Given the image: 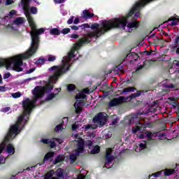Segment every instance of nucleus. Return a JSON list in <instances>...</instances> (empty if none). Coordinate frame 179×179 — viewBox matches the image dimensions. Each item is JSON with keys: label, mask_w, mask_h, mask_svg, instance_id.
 <instances>
[{"label": "nucleus", "mask_w": 179, "mask_h": 179, "mask_svg": "<svg viewBox=\"0 0 179 179\" xmlns=\"http://www.w3.org/2000/svg\"><path fill=\"white\" fill-rule=\"evenodd\" d=\"M55 172L54 170H50L44 176V179H58L57 177H53Z\"/></svg>", "instance_id": "dca6fc26"}, {"label": "nucleus", "mask_w": 179, "mask_h": 179, "mask_svg": "<svg viewBox=\"0 0 179 179\" xmlns=\"http://www.w3.org/2000/svg\"><path fill=\"white\" fill-rule=\"evenodd\" d=\"M76 89V86L73 84H69L67 85V91L69 92H73Z\"/></svg>", "instance_id": "cd10ccee"}, {"label": "nucleus", "mask_w": 179, "mask_h": 179, "mask_svg": "<svg viewBox=\"0 0 179 179\" xmlns=\"http://www.w3.org/2000/svg\"><path fill=\"white\" fill-rule=\"evenodd\" d=\"M55 3H64L65 0H55Z\"/></svg>", "instance_id": "680f3d73"}, {"label": "nucleus", "mask_w": 179, "mask_h": 179, "mask_svg": "<svg viewBox=\"0 0 179 179\" xmlns=\"http://www.w3.org/2000/svg\"><path fill=\"white\" fill-rule=\"evenodd\" d=\"M10 110V108H9V107H6V108H3V109H2V111H3V113H8V111H9Z\"/></svg>", "instance_id": "4d7b16f0"}, {"label": "nucleus", "mask_w": 179, "mask_h": 179, "mask_svg": "<svg viewBox=\"0 0 179 179\" xmlns=\"http://www.w3.org/2000/svg\"><path fill=\"white\" fill-rule=\"evenodd\" d=\"M71 29L72 30H79V27L76 26V25H73V26H71Z\"/></svg>", "instance_id": "13d9d810"}, {"label": "nucleus", "mask_w": 179, "mask_h": 179, "mask_svg": "<svg viewBox=\"0 0 179 179\" xmlns=\"http://www.w3.org/2000/svg\"><path fill=\"white\" fill-rule=\"evenodd\" d=\"M89 43H90V40L88 38H80L76 45V50H78V48H80V47H82L83 44H89Z\"/></svg>", "instance_id": "f8f14e48"}, {"label": "nucleus", "mask_w": 179, "mask_h": 179, "mask_svg": "<svg viewBox=\"0 0 179 179\" xmlns=\"http://www.w3.org/2000/svg\"><path fill=\"white\" fill-rule=\"evenodd\" d=\"M70 38H79L78 34H73L70 36Z\"/></svg>", "instance_id": "de8ad7c7"}, {"label": "nucleus", "mask_w": 179, "mask_h": 179, "mask_svg": "<svg viewBox=\"0 0 179 179\" xmlns=\"http://www.w3.org/2000/svg\"><path fill=\"white\" fill-rule=\"evenodd\" d=\"M127 101V98L125 96H119L118 98H114L110 100L108 103L110 107H115L117 106H120V104H122V103H125Z\"/></svg>", "instance_id": "0eeeda50"}, {"label": "nucleus", "mask_w": 179, "mask_h": 179, "mask_svg": "<svg viewBox=\"0 0 179 179\" xmlns=\"http://www.w3.org/2000/svg\"><path fill=\"white\" fill-rule=\"evenodd\" d=\"M36 71V69L33 68V69H30L29 70L26 71V73H33V72H34Z\"/></svg>", "instance_id": "5fc2aeb1"}, {"label": "nucleus", "mask_w": 179, "mask_h": 179, "mask_svg": "<svg viewBox=\"0 0 179 179\" xmlns=\"http://www.w3.org/2000/svg\"><path fill=\"white\" fill-rule=\"evenodd\" d=\"M61 162H62V157H61V155H58L54 160V164H57V163H61Z\"/></svg>", "instance_id": "7c9ffc66"}, {"label": "nucleus", "mask_w": 179, "mask_h": 179, "mask_svg": "<svg viewBox=\"0 0 179 179\" xmlns=\"http://www.w3.org/2000/svg\"><path fill=\"white\" fill-rule=\"evenodd\" d=\"M29 2H30V0H22L21 1V5L22 6L23 9H29Z\"/></svg>", "instance_id": "412c9836"}, {"label": "nucleus", "mask_w": 179, "mask_h": 179, "mask_svg": "<svg viewBox=\"0 0 179 179\" xmlns=\"http://www.w3.org/2000/svg\"><path fill=\"white\" fill-rule=\"evenodd\" d=\"M11 96L12 97H13V99H19V97L22 96V93H20V92H17L15 93H13Z\"/></svg>", "instance_id": "c756f323"}, {"label": "nucleus", "mask_w": 179, "mask_h": 179, "mask_svg": "<svg viewBox=\"0 0 179 179\" xmlns=\"http://www.w3.org/2000/svg\"><path fill=\"white\" fill-rule=\"evenodd\" d=\"M138 131H141V127H138V126H136V128L134 127V128L132 129V132H133V134H136V132H138Z\"/></svg>", "instance_id": "37998d69"}, {"label": "nucleus", "mask_w": 179, "mask_h": 179, "mask_svg": "<svg viewBox=\"0 0 179 179\" xmlns=\"http://www.w3.org/2000/svg\"><path fill=\"white\" fill-rule=\"evenodd\" d=\"M71 128H72V131H77L78 130V124H72Z\"/></svg>", "instance_id": "8fccbe9b"}, {"label": "nucleus", "mask_w": 179, "mask_h": 179, "mask_svg": "<svg viewBox=\"0 0 179 179\" xmlns=\"http://www.w3.org/2000/svg\"><path fill=\"white\" fill-rule=\"evenodd\" d=\"M145 54L146 55H152V54H153V50H150L149 51H145Z\"/></svg>", "instance_id": "774afa93"}, {"label": "nucleus", "mask_w": 179, "mask_h": 179, "mask_svg": "<svg viewBox=\"0 0 179 179\" xmlns=\"http://www.w3.org/2000/svg\"><path fill=\"white\" fill-rule=\"evenodd\" d=\"M83 94H89L90 93V90L89 88L83 89L81 92Z\"/></svg>", "instance_id": "79ce46f5"}, {"label": "nucleus", "mask_w": 179, "mask_h": 179, "mask_svg": "<svg viewBox=\"0 0 179 179\" xmlns=\"http://www.w3.org/2000/svg\"><path fill=\"white\" fill-rule=\"evenodd\" d=\"M24 22V21L22 17H17L13 21L14 24H16L17 26H19L20 24H23Z\"/></svg>", "instance_id": "4be33fe9"}, {"label": "nucleus", "mask_w": 179, "mask_h": 179, "mask_svg": "<svg viewBox=\"0 0 179 179\" xmlns=\"http://www.w3.org/2000/svg\"><path fill=\"white\" fill-rule=\"evenodd\" d=\"M174 173H176V171L174 169H166L164 171V176H171Z\"/></svg>", "instance_id": "a878e982"}, {"label": "nucleus", "mask_w": 179, "mask_h": 179, "mask_svg": "<svg viewBox=\"0 0 179 179\" xmlns=\"http://www.w3.org/2000/svg\"><path fill=\"white\" fill-rule=\"evenodd\" d=\"M139 24H141L140 22L133 21L127 24V27L129 29V33L132 31V29H138L139 27Z\"/></svg>", "instance_id": "ddd939ff"}, {"label": "nucleus", "mask_w": 179, "mask_h": 179, "mask_svg": "<svg viewBox=\"0 0 179 179\" xmlns=\"http://www.w3.org/2000/svg\"><path fill=\"white\" fill-rule=\"evenodd\" d=\"M170 20H172L171 26H177L178 24V22H177L176 18H170Z\"/></svg>", "instance_id": "58836bf2"}, {"label": "nucleus", "mask_w": 179, "mask_h": 179, "mask_svg": "<svg viewBox=\"0 0 179 179\" xmlns=\"http://www.w3.org/2000/svg\"><path fill=\"white\" fill-rule=\"evenodd\" d=\"M54 152H49L46 153L43 158V163H45V162H48V160H50V159H52V157H54Z\"/></svg>", "instance_id": "a211bd4d"}, {"label": "nucleus", "mask_w": 179, "mask_h": 179, "mask_svg": "<svg viewBox=\"0 0 179 179\" xmlns=\"http://www.w3.org/2000/svg\"><path fill=\"white\" fill-rule=\"evenodd\" d=\"M55 59H57V57L54 56V55H50L48 57V61L49 62H54V61H55Z\"/></svg>", "instance_id": "473e14b6"}, {"label": "nucleus", "mask_w": 179, "mask_h": 179, "mask_svg": "<svg viewBox=\"0 0 179 179\" xmlns=\"http://www.w3.org/2000/svg\"><path fill=\"white\" fill-rule=\"evenodd\" d=\"M161 174H162V172H156L153 173L152 176L155 178H157V177H160Z\"/></svg>", "instance_id": "603ef678"}, {"label": "nucleus", "mask_w": 179, "mask_h": 179, "mask_svg": "<svg viewBox=\"0 0 179 179\" xmlns=\"http://www.w3.org/2000/svg\"><path fill=\"white\" fill-rule=\"evenodd\" d=\"M7 152L9 155H14L15 154V147H13V145L8 144L7 145Z\"/></svg>", "instance_id": "aec40b11"}, {"label": "nucleus", "mask_w": 179, "mask_h": 179, "mask_svg": "<svg viewBox=\"0 0 179 179\" xmlns=\"http://www.w3.org/2000/svg\"><path fill=\"white\" fill-rule=\"evenodd\" d=\"M74 24H78V23L80 22V20H79L78 17H76L75 20H74Z\"/></svg>", "instance_id": "052dcab7"}, {"label": "nucleus", "mask_w": 179, "mask_h": 179, "mask_svg": "<svg viewBox=\"0 0 179 179\" xmlns=\"http://www.w3.org/2000/svg\"><path fill=\"white\" fill-rule=\"evenodd\" d=\"M113 160H114V157L113 155H106L105 167L106 169H108V165L113 162Z\"/></svg>", "instance_id": "2eb2a0df"}, {"label": "nucleus", "mask_w": 179, "mask_h": 179, "mask_svg": "<svg viewBox=\"0 0 179 179\" xmlns=\"http://www.w3.org/2000/svg\"><path fill=\"white\" fill-rule=\"evenodd\" d=\"M73 19H75V17L71 16L67 21V24H72L73 23Z\"/></svg>", "instance_id": "c03bdc74"}, {"label": "nucleus", "mask_w": 179, "mask_h": 179, "mask_svg": "<svg viewBox=\"0 0 179 179\" xmlns=\"http://www.w3.org/2000/svg\"><path fill=\"white\" fill-rule=\"evenodd\" d=\"M85 152V141L81 139L78 141L77 149L75 150V154L70 155V162L71 163H75L76 159L79 155H82Z\"/></svg>", "instance_id": "423d86ee"}, {"label": "nucleus", "mask_w": 179, "mask_h": 179, "mask_svg": "<svg viewBox=\"0 0 179 179\" xmlns=\"http://www.w3.org/2000/svg\"><path fill=\"white\" fill-rule=\"evenodd\" d=\"M92 155H97V153L100 152V146L96 145L94 147V148L91 151Z\"/></svg>", "instance_id": "bb28decb"}, {"label": "nucleus", "mask_w": 179, "mask_h": 179, "mask_svg": "<svg viewBox=\"0 0 179 179\" xmlns=\"http://www.w3.org/2000/svg\"><path fill=\"white\" fill-rule=\"evenodd\" d=\"M55 96H57V94H54V93L49 94L45 99L46 101H50V100H52V99H54Z\"/></svg>", "instance_id": "c85d7f7f"}, {"label": "nucleus", "mask_w": 179, "mask_h": 179, "mask_svg": "<svg viewBox=\"0 0 179 179\" xmlns=\"http://www.w3.org/2000/svg\"><path fill=\"white\" fill-rule=\"evenodd\" d=\"M139 148H141V149H145L146 144L141 143L139 144Z\"/></svg>", "instance_id": "bf43d9fd"}, {"label": "nucleus", "mask_w": 179, "mask_h": 179, "mask_svg": "<svg viewBox=\"0 0 179 179\" xmlns=\"http://www.w3.org/2000/svg\"><path fill=\"white\" fill-rule=\"evenodd\" d=\"M136 94L135 93L134 94H131L130 95V99H136Z\"/></svg>", "instance_id": "338daca9"}, {"label": "nucleus", "mask_w": 179, "mask_h": 179, "mask_svg": "<svg viewBox=\"0 0 179 179\" xmlns=\"http://www.w3.org/2000/svg\"><path fill=\"white\" fill-rule=\"evenodd\" d=\"M122 66H121V64H120L119 66H116L117 71H120V72H123V69H122Z\"/></svg>", "instance_id": "09e8293b"}, {"label": "nucleus", "mask_w": 179, "mask_h": 179, "mask_svg": "<svg viewBox=\"0 0 179 179\" xmlns=\"http://www.w3.org/2000/svg\"><path fill=\"white\" fill-rule=\"evenodd\" d=\"M50 148H55V141H51V143H50Z\"/></svg>", "instance_id": "69168bd1"}, {"label": "nucleus", "mask_w": 179, "mask_h": 179, "mask_svg": "<svg viewBox=\"0 0 179 179\" xmlns=\"http://www.w3.org/2000/svg\"><path fill=\"white\" fill-rule=\"evenodd\" d=\"M41 142H42L43 143H44L45 145H50V143H51V140L43 138V139L41 140Z\"/></svg>", "instance_id": "4c0bfd02"}, {"label": "nucleus", "mask_w": 179, "mask_h": 179, "mask_svg": "<svg viewBox=\"0 0 179 179\" xmlns=\"http://www.w3.org/2000/svg\"><path fill=\"white\" fill-rule=\"evenodd\" d=\"M30 12H31V13H33V15H36L37 13V8L36 7H31Z\"/></svg>", "instance_id": "c9c22d12"}, {"label": "nucleus", "mask_w": 179, "mask_h": 179, "mask_svg": "<svg viewBox=\"0 0 179 179\" xmlns=\"http://www.w3.org/2000/svg\"><path fill=\"white\" fill-rule=\"evenodd\" d=\"M69 68H71V65H69V63L68 61L62 60V64L59 66H53L48 69V71H54L55 73L50 76V80H52L53 82H57L61 76H63V75H65L68 71H69Z\"/></svg>", "instance_id": "20e7f679"}, {"label": "nucleus", "mask_w": 179, "mask_h": 179, "mask_svg": "<svg viewBox=\"0 0 179 179\" xmlns=\"http://www.w3.org/2000/svg\"><path fill=\"white\" fill-rule=\"evenodd\" d=\"M86 103H85V100L83 99H76V102L74 104V107L76 108V114H80V111L82 110V107L85 106Z\"/></svg>", "instance_id": "1a4fd4ad"}, {"label": "nucleus", "mask_w": 179, "mask_h": 179, "mask_svg": "<svg viewBox=\"0 0 179 179\" xmlns=\"http://www.w3.org/2000/svg\"><path fill=\"white\" fill-rule=\"evenodd\" d=\"M134 92H135V87H129L123 89L120 92V94H125L126 93H134Z\"/></svg>", "instance_id": "f3484780"}, {"label": "nucleus", "mask_w": 179, "mask_h": 179, "mask_svg": "<svg viewBox=\"0 0 179 179\" xmlns=\"http://www.w3.org/2000/svg\"><path fill=\"white\" fill-rule=\"evenodd\" d=\"M68 57L69 59H71V58H75V50H72L68 54Z\"/></svg>", "instance_id": "f704fd0d"}, {"label": "nucleus", "mask_w": 179, "mask_h": 179, "mask_svg": "<svg viewBox=\"0 0 179 179\" xmlns=\"http://www.w3.org/2000/svg\"><path fill=\"white\" fill-rule=\"evenodd\" d=\"M79 27H81V29H90V25L89 24H83L79 26Z\"/></svg>", "instance_id": "e433bc0d"}, {"label": "nucleus", "mask_w": 179, "mask_h": 179, "mask_svg": "<svg viewBox=\"0 0 179 179\" xmlns=\"http://www.w3.org/2000/svg\"><path fill=\"white\" fill-rule=\"evenodd\" d=\"M85 128L86 131H89V129H90V128L92 129H96V127H92L91 124H87Z\"/></svg>", "instance_id": "a18cd8bd"}, {"label": "nucleus", "mask_w": 179, "mask_h": 179, "mask_svg": "<svg viewBox=\"0 0 179 179\" xmlns=\"http://www.w3.org/2000/svg\"><path fill=\"white\" fill-rule=\"evenodd\" d=\"M152 1H155V0H142L141 2L136 3V5L130 10L126 18L123 17V18H119V19H123L126 20V26H127V24H128V21L127 20L128 17H131V16H132L134 13H135V12L138 10V9H141V8H143V6H145V5H148V3H150V2H152ZM115 19H117V18H115Z\"/></svg>", "instance_id": "39448f33"}, {"label": "nucleus", "mask_w": 179, "mask_h": 179, "mask_svg": "<svg viewBox=\"0 0 179 179\" xmlns=\"http://www.w3.org/2000/svg\"><path fill=\"white\" fill-rule=\"evenodd\" d=\"M165 87H166L167 89H174L176 86L173 84H169V85H166Z\"/></svg>", "instance_id": "49530a36"}, {"label": "nucleus", "mask_w": 179, "mask_h": 179, "mask_svg": "<svg viewBox=\"0 0 179 179\" xmlns=\"http://www.w3.org/2000/svg\"><path fill=\"white\" fill-rule=\"evenodd\" d=\"M99 24H97V23H94V24H92V25H91V29H92V30H96H96H100V29H99Z\"/></svg>", "instance_id": "72a5a7b5"}, {"label": "nucleus", "mask_w": 179, "mask_h": 179, "mask_svg": "<svg viewBox=\"0 0 179 179\" xmlns=\"http://www.w3.org/2000/svg\"><path fill=\"white\" fill-rule=\"evenodd\" d=\"M50 34L52 36H59V34H61V31L58 28H53L50 29Z\"/></svg>", "instance_id": "6ab92c4d"}, {"label": "nucleus", "mask_w": 179, "mask_h": 179, "mask_svg": "<svg viewBox=\"0 0 179 179\" xmlns=\"http://www.w3.org/2000/svg\"><path fill=\"white\" fill-rule=\"evenodd\" d=\"M56 176L58 178H64V170L62 169H57Z\"/></svg>", "instance_id": "b1692460"}, {"label": "nucleus", "mask_w": 179, "mask_h": 179, "mask_svg": "<svg viewBox=\"0 0 179 179\" xmlns=\"http://www.w3.org/2000/svg\"><path fill=\"white\" fill-rule=\"evenodd\" d=\"M45 64V59L40 57L36 62H35V65H44Z\"/></svg>", "instance_id": "393cba45"}, {"label": "nucleus", "mask_w": 179, "mask_h": 179, "mask_svg": "<svg viewBox=\"0 0 179 179\" xmlns=\"http://www.w3.org/2000/svg\"><path fill=\"white\" fill-rule=\"evenodd\" d=\"M86 145L88 146L89 148L93 146V141L91 140H88L85 143Z\"/></svg>", "instance_id": "a19ab883"}, {"label": "nucleus", "mask_w": 179, "mask_h": 179, "mask_svg": "<svg viewBox=\"0 0 179 179\" xmlns=\"http://www.w3.org/2000/svg\"><path fill=\"white\" fill-rule=\"evenodd\" d=\"M37 90L44 96V92H51L54 89V85L52 84H48L45 86H36Z\"/></svg>", "instance_id": "6e6552de"}, {"label": "nucleus", "mask_w": 179, "mask_h": 179, "mask_svg": "<svg viewBox=\"0 0 179 179\" xmlns=\"http://www.w3.org/2000/svg\"><path fill=\"white\" fill-rule=\"evenodd\" d=\"M12 3H13V1L12 0H6V5H12Z\"/></svg>", "instance_id": "0e129e2a"}, {"label": "nucleus", "mask_w": 179, "mask_h": 179, "mask_svg": "<svg viewBox=\"0 0 179 179\" xmlns=\"http://www.w3.org/2000/svg\"><path fill=\"white\" fill-rule=\"evenodd\" d=\"M82 16L84 19H92L94 16V14L90 13L89 10H84Z\"/></svg>", "instance_id": "4468645a"}, {"label": "nucleus", "mask_w": 179, "mask_h": 179, "mask_svg": "<svg viewBox=\"0 0 179 179\" xmlns=\"http://www.w3.org/2000/svg\"><path fill=\"white\" fill-rule=\"evenodd\" d=\"M37 89H38V87H35L32 91V94L34 96L32 100L27 98L22 101V108L24 109V113L18 117V119L15 124L10 127L8 133L4 137V143H9V142H10V141H12L15 136H16V135L20 134V129H19V127H20V124L23 122V120H24L25 117H27V119H25V122L21 129H23L24 128V125L27 124V121H29V115H30L31 110L36 107L37 100L43 97V94L40 93Z\"/></svg>", "instance_id": "f03ea898"}, {"label": "nucleus", "mask_w": 179, "mask_h": 179, "mask_svg": "<svg viewBox=\"0 0 179 179\" xmlns=\"http://www.w3.org/2000/svg\"><path fill=\"white\" fill-rule=\"evenodd\" d=\"M139 15H140L139 9L136 10V11L134 12V16H135V17H139Z\"/></svg>", "instance_id": "864d4df0"}, {"label": "nucleus", "mask_w": 179, "mask_h": 179, "mask_svg": "<svg viewBox=\"0 0 179 179\" xmlns=\"http://www.w3.org/2000/svg\"><path fill=\"white\" fill-rule=\"evenodd\" d=\"M179 43V36L176 37L174 42V45H178Z\"/></svg>", "instance_id": "6e6d98bb"}, {"label": "nucleus", "mask_w": 179, "mask_h": 179, "mask_svg": "<svg viewBox=\"0 0 179 179\" xmlns=\"http://www.w3.org/2000/svg\"><path fill=\"white\" fill-rule=\"evenodd\" d=\"M27 18L31 29V46L26 54L19 55L9 59H0V66H6L8 71L10 69L15 71V72H22L23 71V68L20 67L23 66L22 59H27V58H30V57L36 54L37 50H38V45H40V34H43L45 31V29L43 28L37 29L34 20L30 14L27 15Z\"/></svg>", "instance_id": "f257e3e1"}, {"label": "nucleus", "mask_w": 179, "mask_h": 179, "mask_svg": "<svg viewBox=\"0 0 179 179\" xmlns=\"http://www.w3.org/2000/svg\"><path fill=\"white\" fill-rule=\"evenodd\" d=\"M86 99V94L81 93L77 94L76 96V100H85Z\"/></svg>", "instance_id": "5701e85b"}, {"label": "nucleus", "mask_w": 179, "mask_h": 179, "mask_svg": "<svg viewBox=\"0 0 179 179\" xmlns=\"http://www.w3.org/2000/svg\"><path fill=\"white\" fill-rule=\"evenodd\" d=\"M101 24L103 28L88 33V36H90V38H93V37L99 38L102 34L107 33V31L113 30V29H120L121 27L125 29V27H127V21L124 19L120 18L108 20H104L102 21Z\"/></svg>", "instance_id": "7ed1b4c3"}, {"label": "nucleus", "mask_w": 179, "mask_h": 179, "mask_svg": "<svg viewBox=\"0 0 179 179\" xmlns=\"http://www.w3.org/2000/svg\"><path fill=\"white\" fill-rule=\"evenodd\" d=\"M104 120V114H103V113H99L97 114V115L94 116L92 121L94 122V124H101V125L102 124V125H104V122H103Z\"/></svg>", "instance_id": "9d476101"}, {"label": "nucleus", "mask_w": 179, "mask_h": 179, "mask_svg": "<svg viewBox=\"0 0 179 179\" xmlns=\"http://www.w3.org/2000/svg\"><path fill=\"white\" fill-rule=\"evenodd\" d=\"M60 33H62V34H68L71 33V29L64 28L60 31Z\"/></svg>", "instance_id": "2f4dec72"}, {"label": "nucleus", "mask_w": 179, "mask_h": 179, "mask_svg": "<svg viewBox=\"0 0 179 179\" xmlns=\"http://www.w3.org/2000/svg\"><path fill=\"white\" fill-rule=\"evenodd\" d=\"M61 129H62V124L57 125L56 127L55 128V131L56 132H59V131H61Z\"/></svg>", "instance_id": "ea45409f"}, {"label": "nucleus", "mask_w": 179, "mask_h": 179, "mask_svg": "<svg viewBox=\"0 0 179 179\" xmlns=\"http://www.w3.org/2000/svg\"><path fill=\"white\" fill-rule=\"evenodd\" d=\"M152 65V63H150V60H145L143 62V65H140L136 69V72H139L141 69H149Z\"/></svg>", "instance_id": "9b49d317"}, {"label": "nucleus", "mask_w": 179, "mask_h": 179, "mask_svg": "<svg viewBox=\"0 0 179 179\" xmlns=\"http://www.w3.org/2000/svg\"><path fill=\"white\" fill-rule=\"evenodd\" d=\"M10 78V73H6L3 75V79H8Z\"/></svg>", "instance_id": "3c124183"}, {"label": "nucleus", "mask_w": 179, "mask_h": 179, "mask_svg": "<svg viewBox=\"0 0 179 179\" xmlns=\"http://www.w3.org/2000/svg\"><path fill=\"white\" fill-rule=\"evenodd\" d=\"M0 92H6V87L5 86H0Z\"/></svg>", "instance_id": "e2e57ef3"}]
</instances>
